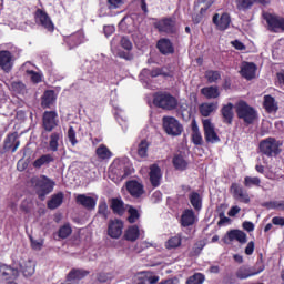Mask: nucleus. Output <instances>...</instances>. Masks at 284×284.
<instances>
[{"label":"nucleus","mask_w":284,"mask_h":284,"mask_svg":"<svg viewBox=\"0 0 284 284\" xmlns=\"http://www.w3.org/2000/svg\"><path fill=\"white\" fill-rule=\"evenodd\" d=\"M173 165L176 170H186L187 162L185 161V159H183L182 155H175L173 158Z\"/></svg>","instance_id":"nucleus-38"},{"label":"nucleus","mask_w":284,"mask_h":284,"mask_svg":"<svg viewBox=\"0 0 284 284\" xmlns=\"http://www.w3.org/2000/svg\"><path fill=\"white\" fill-rule=\"evenodd\" d=\"M273 225H281V227H284V217L275 216L272 219Z\"/></svg>","instance_id":"nucleus-64"},{"label":"nucleus","mask_w":284,"mask_h":284,"mask_svg":"<svg viewBox=\"0 0 284 284\" xmlns=\"http://www.w3.org/2000/svg\"><path fill=\"white\" fill-rule=\"evenodd\" d=\"M223 284H234L236 283V280L234 278V275L232 274H227L223 277V281H222Z\"/></svg>","instance_id":"nucleus-63"},{"label":"nucleus","mask_w":284,"mask_h":284,"mask_svg":"<svg viewBox=\"0 0 284 284\" xmlns=\"http://www.w3.org/2000/svg\"><path fill=\"white\" fill-rule=\"evenodd\" d=\"M59 125V114L57 111H45L42 116V128L45 132H52Z\"/></svg>","instance_id":"nucleus-8"},{"label":"nucleus","mask_w":284,"mask_h":284,"mask_svg":"<svg viewBox=\"0 0 284 284\" xmlns=\"http://www.w3.org/2000/svg\"><path fill=\"white\" fill-rule=\"evenodd\" d=\"M67 43H69L71 48L80 45V43H83V33L81 32L74 33L73 36L67 39Z\"/></svg>","instance_id":"nucleus-34"},{"label":"nucleus","mask_w":284,"mask_h":284,"mask_svg":"<svg viewBox=\"0 0 284 284\" xmlns=\"http://www.w3.org/2000/svg\"><path fill=\"white\" fill-rule=\"evenodd\" d=\"M181 245V237L180 236H173L166 242V248L168 250H174Z\"/></svg>","instance_id":"nucleus-46"},{"label":"nucleus","mask_w":284,"mask_h":284,"mask_svg":"<svg viewBox=\"0 0 284 284\" xmlns=\"http://www.w3.org/2000/svg\"><path fill=\"white\" fill-rule=\"evenodd\" d=\"M213 23L216 26V29L220 31H225L230 28V23H232V18H230L229 13H215L213 16Z\"/></svg>","instance_id":"nucleus-11"},{"label":"nucleus","mask_w":284,"mask_h":284,"mask_svg":"<svg viewBox=\"0 0 284 284\" xmlns=\"http://www.w3.org/2000/svg\"><path fill=\"white\" fill-rule=\"evenodd\" d=\"M120 45H121V48H123V50H126L128 52H130L133 48L132 41L128 37L121 38Z\"/></svg>","instance_id":"nucleus-50"},{"label":"nucleus","mask_w":284,"mask_h":284,"mask_svg":"<svg viewBox=\"0 0 284 284\" xmlns=\"http://www.w3.org/2000/svg\"><path fill=\"white\" fill-rule=\"evenodd\" d=\"M17 139H19V134L17 132L8 134L4 139V150H11L12 153L17 152V150H19V145H21V142Z\"/></svg>","instance_id":"nucleus-16"},{"label":"nucleus","mask_w":284,"mask_h":284,"mask_svg":"<svg viewBox=\"0 0 284 284\" xmlns=\"http://www.w3.org/2000/svg\"><path fill=\"white\" fill-rule=\"evenodd\" d=\"M158 50H160L161 54H173L174 53V47L172 45V42L170 39H160L156 44Z\"/></svg>","instance_id":"nucleus-22"},{"label":"nucleus","mask_w":284,"mask_h":284,"mask_svg":"<svg viewBox=\"0 0 284 284\" xmlns=\"http://www.w3.org/2000/svg\"><path fill=\"white\" fill-rule=\"evenodd\" d=\"M142 74H150L153 78L161 77V75L168 77V74L163 73V70H161V69H153L152 71L144 69L142 71Z\"/></svg>","instance_id":"nucleus-52"},{"label":"nucleus","mask_w":284,"mask_h":284,"mask_svg":"<svg viewBox=\"0 0 284 284\" xmlns=\"http://www.w3.org/2000/svg\"><path fill=\"white\" fill-rule=\"evenodd\" d=\"M63 138V133L53 132L50 135L49 148L51 152H57L59 150V141Z\"/></svg>","instance_id":"nucleus-27"},{"label":"nucleus","mask_w":284,"mask_h":284,"mask_svg":"<svg viewBox=\"0 0 284 284\" xmlns=\"http://www.w3.org/2000/svg\"><path fill=\"white\" fill-rule=\"evenodd\" d=\"M153 104L161 110L172 111L179 108V100L169 92H158L153 95Z\"/></svg>","instance_id":"nucleus-1"},{"label":"nucleus","mask_w":284,"mask_h":284,"mask_svg":"<svg viewBox=\"0 0 284 284\" xmlns=\"http://www.w3.org/2000/svg\"><path fill=\"white\" fill-rule=\"evenodd\" d=\"M110 10H116L123 6V0H108Z\"/></svg>","instance_id":"nucleus-60"},{"label":"nucleus","mask_w":284,"mask_h":284,"mask_svg":"<svg viewBox=\"0 0 284 284\" xmlns=\"http://www.w3.org/2000/svg\"><path fill=\"white\" fill-rule=\"evenodd\" d=\"M115 174L119 176V179H125V176H130V174H132V170L126 165L121 164L119 171H115Z\"/></svg>","instance_id":"nucleus-45"},{"label":"nucleus","mask_w":284,"mask_h":284,"mask_svg":"<svg viewBox=\"0 0 284 284\" xmlns=\"http://www.w3.org/2000/svg\"><path fill=\"white\" fill-rule=\"evenodd\" d=\"M202 124L206 143H219L221 138H219V134H216V129L212 123V120L205 119L202 121Z\"/></svg>","instance_id":"nucleus-7"},{"label":"nucleus","mask_w":284,"mask_h":284,"mask_svg":"<svg viewBox=\"0 0 284 284\" xmlns=\"http://www.w3.org/2000/svg\"><path fill=\"white\" fill-rule=\"evenodd\" d=\"M264 207H266V210H280L281 211V201L266 202V203H264Z\"/></svg>","instance_id":"nucleus-56"},{"label":"nucleus","mask_w":284,"mask_h":284,"mask_svg":"<svg viewBox=\"0 0 284 284\" xmlns=\"http://www.w3.org/2000/svg\"><path fill=\"white\" fill-rule=\"evenodd\" d=\"M36 23H38V26H42V28L49 32H54V23L52 22V19H50L48 12L42 9H38L36 11Z\"/></svg>","instance_id":"nucleus-9"},{"label":"nucleus","mask_w":284,"mask_h":284,"mask_svg":"<svg viewBox=\"0 0 284 284\" xmlns=\"http://www.w3.org/2000/svg\"><path fill=\"white\" fill-rule=\"evenodd\" d=\"M98 214H101L103 219H108V204L105 202L99 204Z\"/></svg>","instance_id":"nucleus-57"},{"label":"nucleus","mask_w":284,"mask_h":284,"mask_svg":"<svg viewBox=\"0 0 284 284\" xmlns=\"http://www.w3.org/2000/svg\"><path fill=\"white\" fill-rule=\"evenodd\" d=\"M244 185L245 187H253V185H255L256 187L261 186V179L254 176H245L244 178Z\"/></svg>","instance_id":"nucleus-42"},{"label":"nucleus","mask_w":284,"mask_h":284,"mask_svg":"<svg viewBox=\"0 0 284 284\" xmlns=\"http://www.w3.org/2000/svg\"><path fill=\"white\" fill-rule=\"evenodd\" d=\"M11 88L14 92H23L26 90L23 82H13Z\"/></svg>","instance_id":"nucleus-61"},{"label":"nucleus","mask_w":284,"mask_h":284,"mask_svg":"<svg viewBox=\"0 0 284 284\" xmlns=\"http://www.w3.org/2000/svg\"><path fill=\"white\" fill-rule=\"evenodd\" d=\"M89 272L83 270H71L70 273L67 276L68 282H74V281H81V278H85L88 276Z\"/></svg>","instance_id":"nucleus-26"},{"label":"nucleus","mask_w":284,"mask_h":284,"mask_svg":"<svg viewBox=\"0 0 284 284\" xmlns=\"http://www.w3.org/2000/svg\"><path fill=\"white\" fill-rule=\"evenodd\" d=\"M190 203L194 207V210H201L202 202H201V194L193 192L189 195Z\"/></svg>","instance_id":"nucleus-35"},{"label":"nucleus","mask_w":284,"mask_h":284,"mask_svg":"<svg viewBox=\"0 0 284 284\" xmlns=\"http://www.w3.org/2000/svg\"><path fill=\"white\" fill-rule=\"evenodd\" d=\"M118 57L120 59H124L125 61H132L134 59V54H132L130 51H119Z\"/></svg>","instance_id":"nucleus-58"},{"label":"nucleus","mask_w":284,"mask_h":284,"mask_svg":"<svg viewBox=\"0 0 284 284\" xmlns=\"http://www.w3.org/2000/svg\"><path fill=\"white\" fill-rule=\"evenodd\" d=\"M55 98H54V91H45L43 97H42V108H50L52 103H54Z\"/></svg>","instance_id":"nucleus-33"},{"label":"nucleus","mask_w":284,"mask_h":284,"mask_svg":"<svg viewBox=\"0 0 284 284\" xmlns=\"http://www.w3.org/2000/svg\"><path fill=\"white\" fill-rule=\"evenodd\" d=\"M236 114L246 125H252L254 123V120L257 119L258 114L256 113V110L252 108L247 102L240 101L235 105Z\"/></svg>","instance_id":"nucleus-4"},{"label":"nucleus","mask_w":284,"mask_h":284,"mask_svg":"<svg viewBox=\"0 0 284 284\" xmlns=\"http://www.w3.org/2000/svg\"><path fill=\"white\" fill-rule=\"evenodd\" d=\"M239 235V230H231L227 232L224 237V243H232V241H236V236Z\"/></svg>","instance_id":"nucleus-54"},{"label":"nucleus","mask_w":284,"mask_h":284,"mask_svg":"<svg viewBox=\"0 0 284 284\" xmlns=\"http://www.w3.org/2000/svg\"><path fill=\"white\" fill-rule=\"evenodd\" d=\"M201 93L206 99H219L221 97V92H219V87H206L201 89Z\"/></svg>","instance_id":"nucleus-29"},{"label":"nucleus","mask_w":284,"mask_h":284,"mask_svg":"<svg viewBox=\"0 0 284 284\" xmlns=\"http://www.w3.org/2000/svg\"><path fill=\"white\" fill-rule=\"evenodd\" d=\"M108 234L111 239H121V234H123V221L118 219L110 220Z\"/></svg>","instance_id":"nucleus-10"},{"label":"nucleus","mask_w":284,"mask_h":284,"mask_svg":"<svg viewBox=\"0 0 284 284\" xmlns=\"http://www.w3.org/2000/svg\"><path fill=\"white\" fill-rule=\"evenodd\" d=\"M128 214H129L128 221L130 223H136V221L141 219V213H139V210H136L133 206H129Z\"/></svg>","instance_id":"nucleus-37"},{"label":"nucleus","mask_w":284,"mask_h":284,"mask_svg":"<svg viewBox=\"0 0 284 284\" xmlns=\"http://www.w3.org/2000/svg\"><path fill=\"white\" fill-rule=\"evenodd\" d=\"M140 231H139V226L136 225H132L129 226L128 230L124 233V239L126 241H131L132 243H134V241H136L140 236Z\"/></svg>","instance_id":"nucleus-28"},{"label":"nucleus","mask_w":284,"mask_h":284,"mask_svg":"<svg viewBox=\"0 0 284 284\" xmlns=\"http://www.w3.org/2000/svg\"><path fill=\"white\" fill-rule=\"evenodd\" d=\"M27 74L31 77V81L33 83H41V74L39 72H36L33 70H27Z\"/></svg>","instance_id":"nucleus-55"},{"label":"nucleus","mask_w":284,"mask_h":284,"mask_svg":"<svg viewBox=\"0 0 284 284\" xmlns=\"http://www.w3.org/2000/svg\"><path fill=\"white\" fill-rule=\"evenodd\" d=\"M31 183L40 199V201H45V196L50 194L54 190V181L50 180V178L45 175H41L40 178H33Z\"/></svg>","instance_id":"nucleus-2"},{"label":"nucleus","mask_w":284,"mask_h":284,"mask_svg":"<svg viewBox=\"0 0 284 284\" xmlns=\"http://www.w3.org/2000/svg\"><path fill=\"white\" fill-rule=\"evenodd\" d=\"M134 23V19L130 16H125L119 23L121 30H126L128 32H131V30L128 29V26Z\"/></svg>","instance_id":"nucleus-47"},{"label":"nucleus","mask_w":284,"mask_h":284,"mask_svg":"<svg viewBox=\"0 0 284 284\" xmlns=\"http://www.w3.org/2000/svg\"><path fill=\"white\" fill-rule=\"evenodd\" d=\"M12 65V53L10 51H0V68L4 72H10Z\"/></svg>","instance_id":"nucleus-18"},{"label":"nucleus","mask_w":284,"mask_h":284,"mask_svg":"<svg viewBox=\"0 0 284 284\" xmlns=\"http://www.w3.org/2000/svg\"><path fill=\"white\" fill-rule=\"evenodd\" d=\"M150 183L153 187H159L161 185V180L163 179V172H161V168L156 164H152L150 166Z\"/></svg>","instance_id":"nucleus-13"},{"label":"nucleus","mask_w":284,"mask_h":284,"mask_svg":"<svg viewBox=\"0 0 284 284\" xmlns=\"http://www.w3.org/2000/svg\"><path fill=\"white\" fill-rule=\"evenodd\" d=\"M234 104L232 103H227L225 104L221 112H222V116L224 119V123H227L229 125H231L233 119H234Z\"/></svg>","instance_id":"nucleus-24"},{"label":"nucleus","mask_w":284,"mask_h":284,"mask_svg":"<svg viewBox=\"0 0 284 284\" xmlns=\"http://www.w3.org/2000/svg\"><path fill=\"white\" fill-rule=\"evenodd\" d=\"M241 75L247 81H252L256 77V64L254 62H242Z\"/></svg>","instance_id":"nucleus-14"},{"label":"nucleus","mask_w":284,"mask_h":284,"mask_svg":"<svg viewBox=\"0 0 284 284\" xmlns=\"http://www.w3.org/2000/svg\"><path fill=\"white\" fill-rule=\"evenodd\" d=\"M231 192L233 194V199L236 201H240L241 203H250V195L247 194V191L243 190V186L237 183H233L231 185Z\"/></svg>","instance_id":"nucleus-12"},{"label":"nucleus","mask_w":284,"mask_h":284,"mask_svg":"<svg viewBox=\"0 0 284 284\" xmlns=\"http://www.w3.org/2000/svg\"><path fill=\"white\" fill-rule=\"evenodd\" d=\"M258 275V272H253L252 267L247 265H242L237 268L235 272L236 278H240V281H245V278H250L251 276Z\"/></svg>","instance_id":"nucleus-21"},{"label":"nucleus","mask_w":284,"mask_h":284,"mask_svg":"<svg viewBox=\"0 0 284 284\" xmlns=\"http://www.w3.org/2000/svg\"><path fill=\"white\" fill-rule=\"evenodd\" d=\"M72 234V227H70L68 224H64L59 230V236L60 239H68Z\"/></svg>","instance_id":"nucleus-49"},{"label":"nucleus","mask_w":284,"mask_h":284,"mask_svg":"<svg viewBox=\"0 0 284 284\" xmlns=\"http://www.w3.org/2000/svg\"><path fill=\"white\" fill-rule=\"evenodd\" d=\"M205 79L209 83H216L221 79V73L219 71H206Z\"/></svg>","instance_id":"nucleus-44"},{"label":"nucleus","mask_w":284,"mask_h":284,"mask_svg":"<svg viewBox=\"0 0 284 284\" xmlns=\"http://www.w3.org/2000/svg\"><path fill=\"white\" fill-rule=\"evenodd\" d=\"M267 24L273 30V32H278V30L284 31V19L275 16H268L266 18Z\"/></svg>","instance_id":"nucleus-20"},{"label":"nucleus","mask_w":284,"mask_h":284,"mask_svg":"<svg viewBox=\"0 0 284 284\" xmlns=\"http://www.w3.org/2000/svg\"><path fill=\"white\" fill-rule=\"evenodd\" d=\"M22 273L24 276H32V274H34V264L32 262H28L22 268Z\"/></svg>","instance_id":"nucleus-53"},{"label":"nucleus","mask_w":284,"mask_h":284,"mask_svg":"<svg viewBox=\"0 0 284 284\" xmlns=\"http://www.w3.org/2000/svg\"><path fill=\"white\" fill-rule=\"evenodd\" d=\"M95 154L100 161H110V159H112V151H110L105 144H100L95 150Z\"/></svg>","instance_id":"nucleus-25"},{"label":"nucleus","mask_w":284,"mask_h":284,"mask_svg":"<svg viewBox=\"0 0 284 284\" xmlns=\"http://www.w3.org/2000/svg\"><path fill=\"white\" fill-rule=\"evenodd\" d=\"M163 128L170 136H181L183 134V124L174 116H164L162 119Z\"/></svg>","instance_id":"nucleus-5"},{"label":"nucleus","mask_w":284,"mask_h":284,"mask_svg":"<svg viewBox=\"0 0 284 284\" xmlns=\"http://www.w3.org/2000/svg\"><path fill=\"white\" fill-rule=\"evenodd\" d=\"M68 139L71 143V145H77L79 141H77V131H74V126H70L68 130Z\"/></svg>","instance_id":"nucleus-51"},{"label":"nucleus","mask_w":284,"mask_h":284,"mask_svg":"<svg viewBox=\"0 0 284 284\" xmlns=\"http://www.w3.org/2000/svg\"><path fill=\"white\" fill-rule=\"evenodd\" d=\"M264 108L266 112H276V110H278V104H276V100H274L272 95H265Z\"/></svg>","instance_id":"nucleus-32"},{"label":"nucleus","mask_w":284,"mask_h":284,"mask_svg":"<svg viewBox=\"0 0 284 284\" xmlns=\"http://www.w3.org/2000/svg\"><path fill=\"white\" fill-rule=\"evenodd\" d=\"M192 142L194 145H203V135L199 132V126L193 124Z\"/></svg>","instance_id":"nucleus-39"},{"label":"nucleus","mask_w":284,"mask_h":284,"mask_svg":"<svg viewBox=\"0 0 284 284\" xmlns=\"http://www.w3.org/2000/svg\"><path fill=\"white\" fill-rule=\"evenodd\" d=\"M205 283V275L203 273H195L190 276L186 281V284H202Z\"/></svg>","instance_id":"nucleus-40"},{"label":"nucleus","mask_w":284,"mask_h":284,"mask_svg":"<svg viewBox=\"0 0 284 284\" xmlns=\"http://www.w3.org/2000/svg\"><path fill=\"white\" fill-rule=\"evenodd\" d=\"M78 205H82L85 210H94L97 207V199L88 196L85 194H79L75 197Z\"/></svg>","instance_id":"nucleus-17"},{"label":"nucleus","mask_w":284,"mask_h":284,"mask_svg":"<svg viewBox=\"0 0 284 284\" xmlns=\"http://www.w3.org/2000/svg\"><path fill=\"white\" fill-rule=\"evenodd\" d=\"M50 163H54V156L50 153L43 154L33 161V168H36V170H41L43 165H49Z\"/></svg>","instance_id":"nucleus-23"},{"label":"nucleus","mask_w":284,"mask_h":284,"mask_svg":"<svg viewBox=\"0 0 284 284\" xmlns=\"http://www.w3.org/2000/svg\"><path fill=\"white\" fill-rule=\"evenodd\" d=\"M16 276H19V271L17 268H12L8 265L4 266V272L2 273L3 278H16Z\"/></svg>","instance_id":"nucleus-43"},{"label":"nucleus","mask_w":284,"mask_h":284,"mask_svg":"<svg viewBox=\"0 0 284 284\" xmlns=\"http://www.w3.org/2000/svg\"><path fill=\"white\" fill-rule=\"evenodd\" d=\"M252 272H257V274H261V272H265V264H263V261H257L256 264L251 267Z\"/></svg>","instance_id":"nucleus-59"},{"label":"nucleus","mask_w":284,"mask_h":284,"mask_svg":"<svg viewBox=\"0 0 284 284\" xmlns=\"http://www.w3.org/2000/svg\"><path fill=\"white\" fill-rule=\"evenodd\" d=\"M214 110H216L215 103H203L200 106V112H201L202 116H210V114L212 112H214Z\"/></svg>","instance_id":"nucleus-36"},{"label":"nucleus","mask_w":284,"mask_h":284,"mask_svg":"<svg viewBox=\"0 0 284 284\" xmlns=\"http://www.w3.org/2000/svg\"><path fill=\"white\" fill-rule=\"evenodd\" d=\"M126 190L131 196H134V199H139L145 192L143 190V184L139 183L138 181L128 182Z\"/></svg>","instance_id":"nucleus-19"},{"label":"nucleus","mask_w":284,"mask_h":284,"mask_svg":"<svg viewBox=\"0 0 284 284\" xmlns=\"http://www.w3.org/2000/svg\"><path fill=\"white\" fill-rule=\"evenodd\" d=\"M148 148H150V143L142 140L138 146V155L141 156V159H145V156H148Z\"/></svg>","instance_id":"nucleus-41"},{"label":"nucleus","mask_w":284,"mask_h":284,"mask_svg":"<svg viewBox=\"0 0 284 284\" xmlns=\"http://www.w3.org/2000/svg\"><path fill=\"white\" fill-rule=\"evenodd\" d=\"M236 241L239 243H247V234H245V232L239 230Z\"/></svg>","instance_id":"nucleus-62"},{"label":"nucleus","mask_w":284,"mask_h":284,"mask_svg":"<svg viewBox=\"0 0 284 284\" xmlns=\"http://www.w3.org/2000/svg\"><path fill=\"white\" fill-rule=\"evenodd\" d=\"M199 221V217H196V214L192 209H186L183 211L181 215V225L182 227H190L194 225Z\"/></svg>","instance_id":"nucleus-15"},{"label":"nucleus","mask_w":284,"mask_h":284,"mask_svg":"<svg viewBox=\"0 0 284 284\" xmlns=\"http://www.w3.org/2000/svg\"><path fill=\"white\" fill-rule=\"evenodd\" d=\"M155 28L159 32H164L165 34H176L179 30L176 18H164L155 23Z\"/></svg>","instance_id":"nucleus-6"},{"label":"nucleus","mask_w":284,"mask_h":284,"mask_svg":"<svg viewBox=\"0 0 284 284\" xmlns=\"http://www.w3.org/2000/svg\"><path fill=\"white\" fill-rule=\"evenodd\" d=\"M237 10H247L254 6V0H236Z\"/></svg>","instance_id":"nucleus-48"},{"label":"nucleus","mask_w":284,"mask_h":284,"mask_svg":"<svg viewBox=\"0 0 284 284\" xmlns=\"http://www.w3.org/2000/svg\"><path fill=\"white\" fill-rule=\"evenodd\" d=\"M283 146V142L276 140L275 138H266L260 142V152L264 154V156H278L282 152L281 148Z\"/></svg>","instance_id":"nucleus-3"},{"label":"nucleus","mask_w":284,"mask_h":284,"mask_svg":"<svg viewBox=\"0 0 284 284\" xmlns=\"http://www.w3.org/2000/svg\"><path fill=\"white\" fill-rule=\"evenodd\" d=\"M111 210H113L114 214L123 216L125 212V204L119 199H113L111 201Z\"/></svg>","instance_id":"nucleus-31"},{"label":"nucleus","mask_w":284,"mask_h":284,"mask_svg":"<svg viewBox=\"0 0 284 284\" xmlns=\"http://www.w3.org/2000/svg\"><path fill=\"white\" fill-rule=\"evenodd\" d=\"M63 204V193H58L52 195L51 200L48 202L49 210H57Z\"/></svg>","instance_id":"nucleus-30"}]
</instances>
